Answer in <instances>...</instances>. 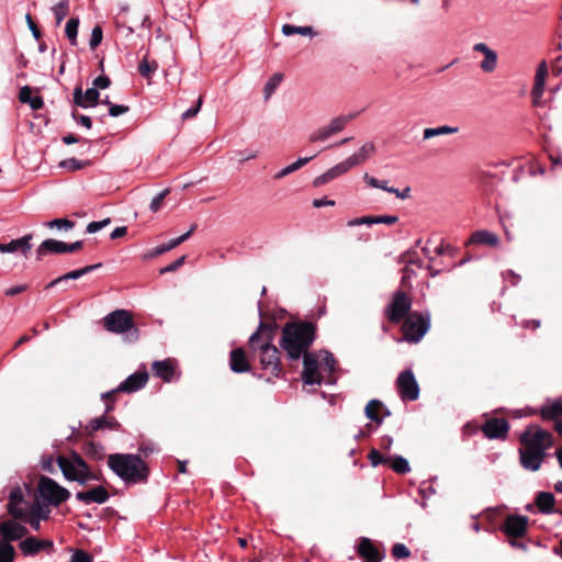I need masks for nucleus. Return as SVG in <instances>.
Returning a JSON list of instances; mask_svg holds the SVG:
<instances>
[{"label": "nucleus", "instance_id": "dca6fc26", "mask_svg": "<svg viewBox=\"0 0 562 562\" xmlns=\"http://www.w3.org/2000/svg\"><path fill=\"white\" fill-rule=\"evenodd\" d=\"M27 533V528L14 519H8L0 524V540L9 543L22 539Z\"/></svg>", "mask_w": 562, "mask_h": 562}, {"label": "nucleus", "instance_id": "338daca9", "mask_svg": "<svg viewBox=\"0 0 562 562\" xmlns=\"http://www.w3.org/2000/svg\"><path fill=\"white\" fill-rule=\"evenodd\" d=\"M70 562H92V558L87 552L78 550L72 554Z\"/></svg>", "mask_w": 562, "mask_h": 562}, {"label": "nucleus", "instance_id": "a878e982", "mask_svg": "<svg viewBox=\"0 0 562 562\" xmlns=\"http://www.w3.org/2000/svg\"><path fill=\"white\" fill-rule=\"evenodd\" d=\"M540 415L543 420H554L562 415V398L547 400L540 408Z\"/></svg>", "mask_w": 562, "mask_h": 562}, {"label": "nucleus", "instance_id": "4c0bfd02", "mask_svg": "<svg viewBox=\"0 0 562 562\" xmlns=\"http://www.w3.org/2000/svg\"><path fill=\"white\" fill-rule=\"evenodd\" d=\"M473 50L481 52L484 54V60L481 63V67L485 71L492 70V49L484 43H479L473 46Z\"/></svg>", "mask_w": 562, "mask_h": 562}, {"label": "nucleus", "instance_id": "a211bd4d", "mask_svg": "<svg viewBox=\"0 0 562 562\" xmlns=\"http://www.w3.org/2000/svg\"><path fill=\"white\" fill-rule=\"evenodd\" d=\"M76 498L79 502H82L87 505L95 503V504H104L109 501L110 494L105 487L102 485H98L88 491H80L76 493Z\"/></svg>", "mask_w": 562, "mask_h": 562}, {"label": "nucleus", "instance_id": "69168bd1", "mask_svg": "<svg viewBox=\"0 0 562 562\" xmlns=\"http://www.w3.org/2000/svg\"><path fill=\"white\" fill-rule=\"evenodd\" d=\"M111 85V80L108 76H98L94 80H93V88H95L97 90L98 89H106L109 88Z\"/></svg>", "mask_w": 562, "mask_h": 562}, {"label": "nucleus", "instance_id": "4be33fe9", "mask_svg": "<svg viewBox=\"0 0 562 562\" xmlns=\"http://www.w3.org/2000/svg\"><path fill=\"white\" fill-rule=\"evenodd\" d=\"M32 235L27 234L21 238L12 239L9 243H0V252H15L21 251L22 255L26 256L32 248L31 245Z\"/></svg>", "mask_w": 562, "mask_h": 562}, {"label": "nucleus", "instance_id": "774afa93", "mask_svg": "<svg viewBox=\"0 0 562 562\" xmlns=\"http://www.w3.org/2000/svg\"><path fill=\"white\" fill-rule=\"evenodd\" d=\"M32 89L29 86H24L20 89L19 100L22 103H29L32 100Z\"/></svg>", "mask_w": 562, "mask_h": 562}, {"label": "nucleus", "instance_id": "603ef678", "mask_svg": "<svg viewBox=\"0 0 562 562\" xmlns=\"http://www.w3.org/2000/svg\"><path fill=\"white\" fill-rule=\"evenodd\" d=\"M103 32L100 25H95L92 29L89 46L91 49H95L102 42Z\"/></svg>", "mask_w": 562, "mask_h": 562}, {"label": "nucleus", "instance_id": "473e14b6", "mask_svg": "<svg viewBox=\"0 0 562 562\" xmlns=\"http://www.w3.org/2000/svg\"><path fill=\"white\" fill-rule=\"evenodd\" d=\"M458 131H459L458 127L448 126V125H442V126H438V127H428V128L424 130L423 138L424 139H429V138L436 137V136L454 134Z\"/></svg>", "mask_w": 562, "mask_h": 562}, {"label": "nucleus", "instance_id": "680f3d73", "mask_svg": "<svg viewBox=\"0 0 562 562\" xmlns=\"http://www.w3.org/2000/svg\"><path fill=\"white\" fill-rule=\"evenodd\" d=\"M128 110H130V108L127 105L110 104L109 115L113 116V117H116V116H120V115H123V114L127 113Z\"/></svg>", "mask_w": 562, "mask_h": 562}, {"label": "nucleus", "instance_id": "c9c22d12", "mask_svg": "<svg viewBox=\"0 0 562 562\" xmlns=\"http://www.w3.org/2000/svg\"><path fill=\"white\" fill-rule=\"evenodd\" d=\"M381 406L382 403L379 400H371L364 408V414L367 418H369L372 422H375L378 425L382 424L383 422V418H381L378 414Z\"/></svg>", "mask_w": 562, "mask_h": 562}, {"label": "nucleus", "instance_id": "c03bdc74", "mask_svg": "<svg viewBox=\"0 0 562 562\" xmlns=\"http://www.w3.org/2000/svg\"><path fill=\"white\" fill-rule=\"evenodd\" d=\"M52 10L56 19V25L58 26L69 13V0H60Z\"/></svg>", "mask_w": 562, "mask_h": 562}, {"label": "nucleus", "instance_id": "4468645a", "mask_svg": "<svg viewBox=\"0 0 562 562\" xmlns=\"http://www.w3.org/2000/svg\"><path fill=\"white\" fill-rule=\"evenodd\" d=\"M396 387L403 401H416L419 396V385L412 370H404L398 374Z\"/></svg>", "mask_w": 562, "mask_h": 562}, {"label": "nucleus", "instance_id": "20e7f679", "mask_svg": "<svg viewBox=\"0 0 562 562\" xmlns=\"http://www.w3.org/2000/svg\"><path fill=\"white\" fill-rule=\"evenodd\" d=\"M272 328L263 322L259 323L257 330L250 336L249 345L251 349H259V360L261 368L269 371L272 375L279 376L282 367L279 358L278 348L272 345Z\"/></svg>", "mask_w": 562, "mask_h": 562}, {"label": "nucleus", "instance_id": "5701e85b", "mask_svg": "<svg viewBox=\"0 0 562 562\" xmlns=\"http://www.w3.org/2000/svg\"><path fill=\"white\" fill-rule=\"evenodd\" d=\"M154 375L165 382H171L177 378L176 367L169 359L153 362Z\"/></svg>", "mask_w": 562, "mask_h": 562}, {"label": "nucleus", "instance_id": "5fc2aeb1", "mask_svg": "<svg viewBox=\"0 0 562 562\" xmlns=\"http://www.w3.org/2000/svg\"><path fill=\"white\" fill-rule=\"evenodd\" d=\"M21 503H9L7 504L8 513L15 519H22L25 516L24 510L20 507Z\"/></svg>", "mask_w": 562, "mask_h": 562}, {"label": "nucleus", "instance_id": "1a4fd4ad", "mask_svg": "<svg viewBox=\"0 0 562 562\" xmlns=\"http://www.w3.org/2000/svg\"><path fill=\"white\" fill-rule=\"evenodd\" d=\"M412 299L402 290L393 293L391 302L384 308V315L392 324L403 322L411 313Z\"/></svg>", "mask_w": 562, "mask_h": 562}, {"label": "nucleus", "instance_id": "412c9836", "mask_svg": "<svg viewBox=\"0 0 562 562\" xmlns=\"http://www.w3.org/2000/svg\"><path fill=\"white\" fill-rule=\"evenodd\" d=\"M196 229V225L195 224H192L190 229L184 233L183 235L177 237V238H173V239H170L168 243L166 244H162V245H159L157 246L156 248H154L150 252H148L147 255L144 256L145 259H151L154 257H157V256H160L173 248H176L177 246H179L180 244H182L183 241H186L191 235L192 233Z\"/></svg>", "mask_w": 562, "mask_h": 562}, {"label": "nucleus", "instance_id": "bf43d9fd", "mask_svg": "<svg viewBox=\"0 0 562 562\" xmlns=\"http://www.w3.org/2000/svg\"><path fill=\"white\" fill-rule=\"evenodd\" d=\"M184 260H186V256H181L180 258H178L173 262H171L168 266L161 268L159 270V273L160 274H165V273L173 272V271L178 270L184 263Z\"/></svg>", "mask_w": 562, "mask_h": 562}, {"label": "nucleus", "instance_id": "39448f33", "mask_svg": "<svg viewBox=\"0 0 562 562\" xmlns=\"http://www.w3.org/2000/svg\"><path fill=\"white\" fill-rule=\"evenodd\" d=\"M528 521L526 516L509 515L501 526V531L504 532L512 548L526 552L530 546L540 547L539 541L527 537Z\"/></svg>", "mask_w": 562, "mask_h": 562}, {"label": "nucleus", "instance_id": "2f4dec72", "mask_svg": "<svg viewBox=\"0 0 562 562\" xmlns=\"http://www.w3.org/2000/svg\"><path fill=\"white\" fill-rule=\"evenodd\" d=\"M472 245L492 246V233L488 231L474 232L469 238V240L465 243L467 247Z\"/></svg>", "mask_w": 562, "mask_h": 562}, {"label": "nucleus", "instance_id": "9d476101", "mask_svg": "<svg viewBox=\"0 0 562 562\" xmlns=\"http://www.w3.org/2000/svg\"><path fill=\"white\" fill-rule=\"evenodd\" d=\"M42 498L54 506H58L70 497V492L48 476H42L37 486Z\"/></svg>", "mask_w": 562, "mask_h": 562}, {"label": "nucleus", "instance_id": "bb28decb", "mask_svg": "<svg viewBox=\"0 0 562 562\" xmlns=\"http://www.w3.org/2000/svg\"><path fill=\"white\" fill-rule=\"evenodd\" d=\"M535 504L541 514L550 515L554 513L555 497L551 492H539Z\"/></svg>", "mask_w": 562, "mask_h": 562}, {"label": "nucleus", "instance_id": "de8ad7c7", "mask_svg": "<svg viewBox=\"0 0 562 562\" xmlns=\"http://www.w3.org/2000/svg\"><path fill=\"white\" fill-rule=\"evenodd\" d=\"M82 277V273L80 271V269H77V270H72V271H69L56 279H54L53 281H50L47 285H46V289H49V288H53L64 281H69V280H77L79 278Z\"/></svg>", "mask_w": 562, "mask_h": 562}, {"label": "nucleus", "instance_id": "7c9ffc66", "mask_svg": "<svg viewBox=\"0 0 562 562\" xmlns=\"http://www.w3.org/2000/svg\"><path fill=\"white\" fill-rule=\"evenodd\" d=\"M316 155H312L310 157H303L299 158L296 161L292 162L291 165L284 167L281 169L278 173L274 175V179H281L283 177L289 176L290 173L299 170L303 166H305L307 162H310Z\"/></svg>", "mask_w": 562, "mask_h": 562}, {"label": "nucleus", "instance_id": "6e6552de", "mask_svg": "<svg viewBox=\"0 0 562 562\" xmlns=\"http://www.w3.org/2000/svg\"><path fill=\"white\" fill-rule=\"evenodd\" d=\"M430 327L429 312H412L402 325L404 339L408 342H418Z\"/></svg>", "mask_w": 562, "mask_h": 562}, {"label": "nucleus", "instance_id": "13d9d810", "mask_svg": "<svg viewBox=\"0 0 562 562\" xmlns=\"http://www.w3.org/2000/svg\"><path fill=\"white\" fill-rule=\"evenodd\" d=\"M169 193V189H165L164 191H161L160 193H158L150 202V205H149V209L151 212H157L159 211L160 206H161V203L164 201V199L167 196V194Z\"/></svg>", "mask_w": 562, "mask_h": 562}, {"label": "nucleus", "instance_id": "393cba45", "mask_svg": "<svg viewBox=\"0 0 562 562\" xmlns=\"http://www.w3.org/2000/svg\"><path fill=\"white\" fill-rule=\"evenodd\" d=\"M229 367L235 373H244L249 370V363L246 353L241 348H236L231 351Z\"/></svg>", "mask_w": 562, "mask_h": 562}, {"label": "nucleus", "instance_id": "58836bf2", "mask_svg": "<svg viewBox=\"0 0 562 562\" xmlns=\"http://www.w3.org/2000/svg\"><path fill=\"white\" fill-rule=\"evenodd\" d=\"M389 463L391 469L398 474H405L411 471L408 461L402 456L390 458Z\"/></svg>", "mask_w": 562, "mask_h": 562}, {"label": "nucleus", "instance_id": "f3484780", "mask_svg": "<svg viewBox=\"0 0 562 562\" xmlns=\"http://www.w3.org/2000/svg\"><path fill=\"white\" fill-rule=\"evenodd\" d=\"M358 554L364 562H381L384 557V550L374 546L371 539L362 537L358 544Z\"/></svg>", "mask_w": 562, "mask_h": 562}, {"label": "nucleus", "instance_id": "c85d7f7f", "mask_svg": "<svg viewBox=\"0 0 562 562\" xmlns=\"http://www.w3.org/2000/svg\"><path fill=\"white\" fill-rule=\"evenodd\" d=\"M44 543H48L53 546L52 541H43L38 540L35 537H27L23 541L20 542V549L24 555H35L42 549H44Z\"/></svg>", "mask_w": 562, "mask_h": 562}, {"label": "nucleus", "instance_id": "0eeeda50", "mask_svg": "<svg viewBox=\"0 0 562 562\" xmlns=\"http://www.w3.org/2000/svg\"><path fill=\"white\" fill-rule=\"evenodd\" d=\"M104 328L114 334H125V340L134 342L138 339L132 314L126 310H116L103 318Z\"/></svg>", "mask_w": 562, "mask_h": 562}, {"label": "nucleus", "instance_id": "a19ab883", "mask_svg": "<svg viewBox=\"0 0 562 562\" xmlns=\"http://www.w3.org/2000/svg\"><path fill=\"white\" fill-rule=\"evenodd\" d=\"M509 430V424L505 418L494 417V439H505Z\"/></svg>", "mask_w": 562, "mask_h": 562}, {"label": "nucleus", "instance_id": "c756f323", "mask_svg": "<svg viewBox=\"0 0 562 562\" xmlns=\"http://www.w3.org/2000/svg\"><path fill=\"white\" fill-rule=\"evenodd\" d=\"M494 167H506L510 168V180L513 182H518L521 176L525 173V165L520 159H513L510 162L501 161L494 162Z\"/></svg>", "mask_w": 562, "mask_h": 562}, {"label": "nucleus", "instance_id": "f704fd0d", "mask_svg": "<svg viewBox=\"0 0 562 562\" xmlns=\"http://www.w3.org/2000/svg\"><path fill=\"white\" fill-rule=\"evenodd\" d=\"M282 33L285 36H292L295 34H300L303 36H314L315 32L312 26H295L292 24H284L282 26Z\"/></svg>", "mask_w": 562, "mask_h": 562}, {"label": "nucleus", "instance_id": "f03ea898", "mask_svg": "<svg viewBox=\"0 0 562 562\" xmlns=\"http://www.w3.org/2000/svg\"><path fill=\"white\" fill-rule=\"evenodd\" d=\"M316 337V326L311 322H291L282 328L280 347L290 360H299L307 352Z\"/></svg>", "mask_w": 562, "mask_h": 562}, {"label": "nucleus", "instance_id": "4d7b16f0", "mask_svg": "<svg viewBox=\"0 0 562 562\" xmlns=\"http://www.w3.org/2000/svg\"><path fill=\"white\" fill-rule=\"evenodd\" d=\"M110 223H111L110 218H104V220L98 221V222H90L87 225L86 231L89 234H94V233L99 232L100 229L104 228L105 226H108Z\"/></svg>", "mask_w": 562, "mask_h": 562}, {"label": "nucleus", "instance_id": "72a5a7b5", "mask_svg": "<svg viewBox=\"0 0 562 562\" xmlns=\"http://www.w3.org/2000/svg\"><path fill=\"white\" fill-rule=\"evenodd\" d=\"M85 453L93 460L101 461L105 456L104 447L100 442L90 441L85 445Z\"/></svg>", "mask_w": 562, "mask_h": 562}, {"label": "nucleus", "instance_id": "e433bc0d", "mask_svg": "<svg viewBox=\"0 0 562 562\" xmlns=\"http://www.w3.org/2000/svg\"><path fill=\"white\" fill-rule=\"evenodd\" d=\"M158 69V63L156 60L149 61L147 55L140 60L138 65L139 74L147 79H150L155 71Z\"/></svg>", "mask_w": 562, "mask_h": 562}, {"label": "nucleus", "instance_id": "37998d69", "mask_svg": "<svg viewBox=\"0 0 562 562\" xmlns=\"http://www.w3.org/2000/svg\"><path fill=\"white\" fill-rule=\"evenodd\" d=\"M78 27H79V19L78 18H70L66 23L65 33H66V36L69 40L71 45L77 44Z\"/></svg>", "mask_w": 562, "mask_h": 562}, {"label": "nucleus", "instance_id": "6e6d98bb", "mask_svg": "<svg viewBox=\"0 0 562 562\" xmlns=\"http://www.w3.org/2000/svg\"><path fill=\"white\" fill-rule=\"evenodd\" d=\"M202 103H203V100H202V97L200 95L198 98V100H196L195 105L190 108V109H188L187 111H184L181 114V120L186 121V120L194 117L199 113V111L201 110Z\"/></svg>", "mask_w": 562, "mask_h": 562}, {"label": "nucleus", "instance_id": "79ce46f5", "mask_svg": "<svg viewBox=\"0 0 562 562\" xmlns=\"http://www.w3.org/2000/svg\"><path fill=\"white\" fill-rule=\"evenodd\" d=\"M282 80H283V75L280 72H277L266 82L265 88H263V93H265L266 100H268L273 94V92L280 86Z\"/></svg>", "mask_w": 562, "mask_h": 562}, {"label": "nucleus", "instance_id": "ea45409f", "mask_svg": "<svg viewBox=\"0 0 562 562\" xmlns=\"http://www.w3.org/2000/svg\"><path fill=\"white\" fill-rule=\"evenodd\" d=\"M90 164L89 160H79L77 158H67L59 162V167L67 171H78Z\"/></svg>", "mask_w": 562, "mask_h": 562}, {"label": "nucleus", "instance_id": "864d4df0", "mask_svg": "<svg viewBox=\"0 0 562 562\" xmlns=\"http://www.w3.org/2000/svg\"><path fill=\"white\" fill-rule=\"evenodd\" d=\"M392 555L395 559H406L411 555V551L405 544L395 543L392 548Z\"/></svg>", "mask_w": 562, "mask_h": 562}, {"label": "nucleus", "instance_id": "2eb2a0df", "mask_svg": "<svg viewBox=\"0 0 562 562\" xmlns=\"http://www.w3.org/2000/svg\"><path fill=\"white\" fill-rule=\"evenodd\" d=\"M100 92L95 88H89L85 92L81 86H77L72 92L74 105L82 109L93 108L99 103Z\"/></svg>", "mask_w": 562, "mask_h": 562}, {"label": "nucleus", "instance_id": "052dcab7", "mask_svg": "<svg viewBox=\"0 0 562 562\" xmlns=\"http://www.w3.org/2000/svg\"><path fill=\"white\" fill-rule=\"evenodd\" d=\"M398 222V216L396 215H378L373 216V224H386L393 225Z\"/></svg>", "mask_w": 562, "mask_h": 562}, {"label": "nucleus", "instance_id": "ddd939ff", "mask_svg": "<svg viewBox=\"0 0 562 562\" xmlns=\"http://www.w3.org/2000/svg\"><path fill=\"white\" fill-rule=\"evenodd\" d=\"M82 245L83 243L81 240L67 244L53 238L45 239L36 249V258L37 260H42L48 254L75 252L82 248Z\"/></svg>", "mask_w": 562, "mask_h": 562}, {"label": "nucleus", "instance_id": "49530a36", "mask_svg": "<svg viewBox=\"0 0 562 562\" xmlns=\"http://www.w3.org/2000/svg\"><path fill=\"white\" fill-rule=\"evenodd\" d=\"M321 352L323 355L322 361L324 364V370L328 371V376H326V378L331 380L330 376L334 373V371L336 370V359H335L334 355L327 350H323Z\"/></svg>", "mask_w": 562, "mask_h": 562}, {"label": "nucleus", "instance_id": "9b49d317", "mask_svg": "<svg viewBox=\"0 0 562 562\" xmlns=\"http://www.w3.org/2000/svg\"><path fill=\"white\" fill-rule=\"evenodd\" d=\"M358 113H350L347 115H339L330 120V122L315 130L308 137L311 143L325 142L333 135L342 132L347 124L352 121Z\"/></svg>", "mask_w": 562, "mask_h": 562}, {"label": "nucleus", "instance_id": "8fccbe9b", "mask_svg": "<svg viewBox=\"0 0 562 562\" xmlns=\"http://www.w3.org/2000/svg\"><path fill=\"white\" fill-rule=\"evenodd\" d=\"M45 226L49 228H64L66 231L72 229L75 227V222L67 218H55L44 223Z\"/></svg>", "mask_w": 562, "mask_h": 562}, {"label": "nucleus", "instance_id": "f257e3e1", "mask_svg": "<svg viewBox=\"0 0 562 562\" xmlns=\"http://www.w3.org/2000/svg\"><path fill=\"white\" fill-rule=\"evenodd\" d=\"M519 463L526 471L536 472L540 469L547 456V450L553 445L551 432L538 425H529L519 436Z\"/></svg>", "mask_w": 562, "mask_h": 562}, {"label": "nucleus", "instance_id": "aec40b11", "mask_svg": "<svg viewBox=\"0 0 562 562\" xmlns=\"http://www.w3.org/2000/svg\"><path fill=\"white\" fill-rule=\"evenodd\" d=\"M548 76V67L546 61H541L537 68L535 83L531 91L532 103L535 105H539L541 103V98L544 92L546 78Z\"/></svg>", "mask_w": 562, "mask_h": 562}, {"label": "nucleus", "instance_id": "f8f14e48", "mask_svg": "<svg viewBox=\"0 0 562 562\" xmlns=\"http://www.w3.org/2000/svg\"><path fill=\"white\" fill-rule=\"evenodd\" d=\"M303 358V371H302V381L306 385H321L323 383L325 384H333L335 381L327 379L325 375H323L318 370V360L314 353L311 352H304L302 355Z\"/></svg>", "mask_w": 562, "mask_h": 562}, {"label": "nucleus", "instance_id": "3c124183", "mask_svg": "<svg viewBox=\"0 0 562 562\" xmlns=\"http://www.w3.org/2000/svg\"><path fill=\"white\" fill-rule=\"evenodd\" d=\"M369 460H370V463L372 467H378L380 464H384V463H389L390 461V458L387 457H384L380 451H378L376 449H372L370 452H369V456H368Z\"/></svg>", "mask_w": 562, "mask_h": 562}, {"label": "nucleus", "instance_id": "423d86ee", "mask_svg": "<svg viewBox=\"0 0 562 562\" xmlns=\"http://www.w3.org/2000/svg\"><path fill=\"white\" fill-rule=\"evenodd\" d=\"M57 464L67 481L87 485L90 481L99 480V476L90 470L88 463L77 452H72L68 457L58 456Z\"/></svg>", "mask_w": 562, "mask_h": 562}, {"label": "nucleus", "instance_id": "6ab92c4d", "mask_svg": "<svg viewBox=\"0 0 562 562\" xmlns=\"http://www.w3.org/2000/svg\"><path fill=\"white\" fill-rule=\"evenodd\" d=\"M148 381V373L146 371H137L128 375L120 385L117 390L125 393H133L142 390Z\"/></svg>", "mask_w": 562, "mask_h": 562}, {"label": "nucleus", "instance_id": "0e129e2a", "mask_svg": "<svg viewBox=\"0 0 562 562\" xmlns=\"http://www.w3.org/2000/svg\"><path fill=\"white\" fill-rule=\"evenodd\" d=\"M502 276H503L504 282L509 283L513 286L517 285L520 281V276L516 274L512 270L504 272Z\"/></svg>", "mask_w": 562, "mask_h": 562}, {"label": "nucleus", "instance_id": "7ed1b4c3", "mask_svg": "<svg viewBox=\"0 0 562 562\" xmlns=\"http://www.w3.org/2000/svg\"><path fill=\"white\" fill-rule=\"evenodd\" d=\"M109 469L125 484L146 483L149 468L139 454L112 453L108 456Z\"/></svg>", "mask_w": 562, "mask_h": 562}, {"label": "nucleus", "instance_id": "a18cd8bd", "mask_svg": "<svg viewBox=\"0 0 562 562\" xmlns=\"http://www.w3.org/2000/svg\"><path fill=\"white\" fill-rule=\"evenodd\" d=\"M14 558V547L5 540H0V562H13Z\"/></svg>", "mask_w": 562, "mask_h": 562}, {"label": "nucleus", "instance_id": "b1692460", "mask_svg": "<svg viewBox=\"0 0 562 562\" xmlns=\"http://www.w3.org/2000/svg\"><path fill=\"white\" fill-rule=\"evenodd\" d=\"M120 423L114 417L100 416L91 419L85 427L87 434L92 435L94 431L111 429L119 430Z\"/></svg>", "mask_w": 562, "mask_h": 562}, {"label": "nucleus", "instance_id": "e2e57ef3", "mask_svg": "<svg viewBox=\"0 0 562 562\" xmlns=\"http://www.w3.org/2000/svg\"><path fill=\"white\" fill-rule=\"evenodd\" d=\"M415 255V251L408 250L407 252L402 255V260L408 265H414L418 268L423 267V261L419 258L413 257Z\"/></svg>", "mask_w": 562, "mask_h": 562}, {"label": "nucleus", "instance_id": "cd10ccee", "mask_svg": "<svg viewBox=\"0 0 562 562\" xmlns=\"http://www.w3.org/2000/svg\"><path fill=\"white\" fill-rule=\"evenodd\" d=\"M375 151V146L372 142H367L361 148L347 158L350 166L353 168L367 161Z\"/></svg>", "mask_w": 562, "mask_h": 562}, {"label": "nucleus", "instance_id": "09e8293b", "mask_svg": "<svg viewBox=\"0 0 562 562\" xmlns=\"http://www.w3.org/2000/svg\"><path fill=\"white\" fill-rule=\"evenodd\" d=\"M351 168L352 167L350 166L348 160L345 159L344 161H341V162L335 165L334 167H331L330 169H328L327 172H328V176L334 180V179L338 178L339 176L349 171Z\"/></svg>", "mask_w": 562, "mask_h": 562}]
</instances>
